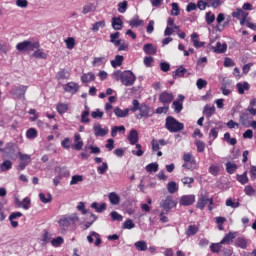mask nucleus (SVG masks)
Instances as JSON below:
<instances>
[{"mask_svg":"<svg viewBox=\"0 0 256 256\" xmlns=\"http://www.w3.org/2000/svg\"><path fill=\"white\" fill-rule=\"evenodd\" d=\"M112 79L114 81H121L125 87H132V85H135V81H137V76L131 70H125L123 72L118 70L112 74Z\"/></svg>","mask_w":256,"mask_h":256,"instance_id":"f257e3e1","label":"nucleus"},{"mask_svg":"<svg viewBox=\"0 0 256 256\" xmlns=\"http://www.w3.org/2000/svg\"><path fill=\"white\" fill-rule=\"evenodd\" d=\"M133 107L130 109L132 113H135L139 111V114L137 115V119H141L144 117V119H147L153 115V109L151 107L147 106V104H139V100H133L132 102Z\"/></svg>","mask_w":256,"mask_h":256,"instance_id":"f03ea898","label":"nucleus"},{"mask_svg":"<svg viewBox=\"0 0 256 256\" xmlns=\"http://www.w3.org/2000/svg\"><path fill=\"white\" fill-rule=\"evenodd\" d=\"M62 233H65L71 225H75V223H79V216H77V213H74L72 215H65L62 216L61 219L58 221Z\"/></svg>","mask_w":256,"mask_h":256,"instance_id":"7ed1b4c3","label":"nucleus"},{"mask_svg":"<svg viewBox=\"0 0 256 256\" xmlns=\"http://www.w3.org/2000/svg\"><path fill=\"white\" fill-rule=\"evenodd\" d=\"M165 127L170 133H179L185 129V125L175 119L173 116L166 118Z\"/></svg>","mask_w":256,"mask_h":256,"instance_id":"20e7f679","label":"nucleus"},{"mask_svg":"<svg viewBox=\"0 0 256 256\" xmlns=\"http://www.w3.org/2000/svg\"><path fill=\"white\" fill-rule=\"evenodd\" d=\"M39 47H40L39 42H32L29 40H25L16 45L17 51L24 52V53L27 51H35V49H39Z\"/></svg>","mask_w":256,"mask_h":256,"instance_id":"39448f33","label":"nucleus"},{"mask_svg":"<svg viewBox=\"0 0 256 256\" xmlns=\"http://www.w3.org/2000/svg\"><path fill=\"white\" fill-rule=\"evenodd\" d=\"M209 203L208 209L209 211H213V198H209L207 195H201V197L198 199L196 207L197 209H201L203 211L205 209V206Z\"/></svg>","mask_w":256,"mask_h":256,"instance_id":"423d86ee","label":"nucleus"},{"mask_svg":"<svg viewBox=\"0 0 256 256\" xmlns=\"http://www.w3.org/2000/svg\"><path fill=\"white\" fill-rule=\"evenodd\" d=\"M232 17L240 21V25H245L247 18L249 17V12L243 11V9L238 8L232 13Z\"/></svg>","mask_w":256,"mask_h":256,"instance_id":"0eeeda50","label":"nucleus"},{"mask_svg":"<svg viewBox=\"0 0 256 256\" xmlns=\"http://www.w3.org/2000/svg\"><path fill=\"white\" fill-rule=\"evenodd\" d=\"M176 205L177 202L173 201V197L171 196L166 197V199L160 203V207H162L166 213H169V211H171L173 207H176Z\"/></svg>","mask_w":256,"mask_h":256,"instance_id":"6e6552de","label":"nucleus"},{"mask_svg":"<svg viewBox=\"0 0 256 256\" xmlns=\"http://www.w3.org/2000/svg\"><path fill=\"white\" fill-rule=\"evenodd\" d=\"M55 171H57V173H59L58 176H56L54 179H53V183L54 185L57 187V185H59L60 181H61V175L62 177H69V170H67V168L63 167H56L55 168Z\"/></svg>","mask_w":256,"mask_h":256,"instance_id":"1a4fd4ad","label":"nucleus"},{"mask_svg":"<svg viewBox=\"0 0 256 256\" xmlns=\"http://www.w3.org/2000/svg\"><path fill=\"white\" fill-rule=\"evenodd\" d=\"M1 153H5L6 155H15L17 152V144L13 142H8L4 148H0Z\"/></svg>","mask_w":256,"mask_h":256,"instance_id":"9d476101","label":"nucleus"},{"mask_svg":"<svg viewBox=\"0 0 256 256\" xmlns=\"http://www.w3.org/2000/svg\"><path fill=\"white\" fill-rule=\"evenodd\" d=\"M28 87L26 85L16 86L12 89L13 95L18 97V99H25V93H27Z\"/></svg>","mask_w":256,"mask_h":256,"instance_id":"9b49d317","label":"nucleus"},{"mask_svg":"<svg viewBox=\"0 0 256 256\" xmlns=\"http://www.w3.org/2000/svg\"><path fill=\"white\" fill-rule=\"evenodd\" d=\"M93 129L96 137H105V135L109 133V128L108 127L102 128L101 124H95Z\"/></svg>","mask_w":256,"mask_h":256,"instance_id":"f8f14e48","label":"nucleus"},{"mask_svg":"<svg viewBox=\"0 0 256 256\" xmlns=\"http://www.w3.org/2000/svg\"><path fill=\"white\" fill-rule=\"evenodd\" d=\"M195 203V195H185L180 198V205L184 207H189Z\"/></svg>","mask_w":256,"mask_h":256,"instance_id":"ddd939ff","label":"nucleus"},{"mask_svg":"<svg viewBox=\"0 0 256 256\" xmlns=\"http://www.w3.org/2000/svg\"><path fill=\"white\" fill-rule=\"evenodd\" d=\"M93 237H95L96 241L94 242ZM87 241L88 243H94V245L96 247H99V245H101L102 241H101V236L99 235V233L92 231L90 232V235L87 236Z\"/></svg>","mask_w":256,"mask_h":256,"instance_id":"4468645a","label":"nucleus"},{"mask_svg":"<svg viewBox=\"0 0 256 256\" xmlns=\"http://www.w3.org/2000/svg\"><path fill=\"white\" fill-rule=\"evenodd\" d=\"M127 139L130 145H137V143H139V133L137 132V130L135 129L130 130Z\"/></svg>","mask_w":256,"mask_h":256,"instance_id":"2eb2a0df","label":"nucleus"},{"mask_svg":"<svg viewBox=\"0 0 256 256\" xmlns=\"http://www.w3.org/2000/svg\"><path fill=\"white\" fill-rule=\"evenodd\" d=\"M64 91H66V93H72L73 95L79 91V84L75 82H69L65 85Z\"/></svg>","mask_w":256,"mask_h":256,"instance_id":"dca6fc26","label":"nucleus"},{"mask_svg":"<svg viewBox=\"0 0 256 256\" xmlns=\"http://www.w3.org/2000/svg\"><path fill=\"white\" fill-rule=\"evenodd\" d=\"M187 73V68L180 66L174 72H172L173 79H181V77H185Z\"/></svg>","mask_w":256,"mask_h":256,"instance_id":"f3484780","label":"nucleus"},{"mask_svg":"<svg viewBox=\"0 0 256 256\" xmlns=\"http://www.w3.org/2000/svg\"><path fill=\"white\" fill-rule=\"evenodd\" d=\"M75 144L73 145V149L76 151H81L83 149V140H81V134L76 133L74 135Z\"/></svg>","mask_w":256,"mask_h":256,"instance_id":"a211bd4d","label":"nucleus"},{"mask_svg":"<svg viewBox=\"0 0 256 256\" xmlns=\"http://www.w3.org/2000/svg\"><path fill=\"white\" fill-rule=\"evenodd\" d=\"M235 237H237V232H230L226 234L220 242L222 245H229V243H233Z\"/></svg>","mask_w":256,"mask_h":256,"instance_id":"6ab92c4d","label":"nucleus"},{"mask_svg":"<svg viewBox=\"0 0 256 256\" xmlns=\"http://www.w3.org/2000/svg\"><path fill=\"white\" fill-rule=\"evenodd\" d=\"M236 89H238L239 95H243L245 91H249V89H251V85H249L247 82H239L236 84Z\"/></svg>","mask_w":256,"mask_h":256,"instance_id":"aec40b11","label":"nucleus"},{"mask_svg":"<svg viewBox=\"0 0 256 256\" xmlns=\"http://www.w3.org/2000/svg\"><path fill=\"white\" fill-rule=\"evenodd\" d=\"M112 27L115 31H121V29H123V20H121L119 17H113Z\"/></svg>","mask_w":256,"mask_h":256,"instance_id":"412c9836","label":"nucleus"},{"mask_svg":"<svg viewBox=\"0 0 256 256\" xmlns=\"http://www.w3.org/2000/svg\"><path fill=\"white\" fill-rule=\"evenodd\" d=\"M143 51L146 53V55H156L157 47L153 46V44H145L143 46Z\"/></svg>","mask_w":256,"mask_h":256,"instance_id":"4be33fe9","label":"nucleus"},{"mask_svg":"<svg viewBox=\"0 0 256 256\" xmlns=\"http://www.w3.org/2000/svg\"><path fill=\"white\" fill-rule=\"evenodd\" d=\"M108 198H109L111 205H119V203H121V197L118 196V194L115 192H111L108 195Z\"/></svg>","mask_w":256,"mask_h":256,"instance_id":"5701e85b","label":"nucleus"},{"mask_svg":"<svg viewBox=\"0 0 256 256\" xmlns=\"http://www.w3.org/2000/svg\"><path fill=\"white\" fill-rule=\"evenodd\" d=\"M128 25H130V27H141L144 25V21L139 19V16L136 15L132 20L128 21Z\"/></svg>","mask_w":256,"mask_h":256,"instance_id":"b1692460","label":"nucleus"},{"mask_svg":"<svg viewBox=\"0 0 256 256\" xmlns=\"http://www.w3.org/2000/svg\"><path fill=\"white\" fill-rule=\"evenodd\" d=\"M91 208L95 209L96 213H103V211H106L107 209V204L105 203L99 204L97 202H94L91 204Z\"/></svg>","mask_w":256,"mask_h":256,"instance_id":"393cba45","label":"nucleus"},{"mask_svg":"<svg viewBox=\"0 0 256 256\" xmlns=\"http://www.w3.org/2000/svg\"><path fill=\"white\" fill-rule=\"evenodd\" d=\"M159 101H161V103H171V101H173V94L164 92L160 95L159 97Z\"/></svg>","mask_w":256,"mask_h":256,"instance_id":"a878e982","label":"nucleus"},{"mask_svg":"<svg viewBox=\"0 0 256 256\" xmlns=\"http://www.w3.org/2000/svg\"><path fill=\"white\" fill-rule=\"evenodd\" d=\"M82 83H91V81H95V73L88 72L81 76Z\"/></svg>","mask_w":256,"mask_h":256,"instance_id":"bb28decb","label":"nucleus"},{"mask_svg":"<svg viewBox=\"0 0 256 256\" xmlns=\"http://www.w3.org/2000/svg\"><path fill=\"white\" fill-rule=\"evenodd\" d=\"M198 39H199V35H197V33H192L191 41L194 47H196V49H200V47H203V45H205V42H199Z\"/></svg>","mask_w":256,"mask_h":256,"instance_id":"cd10ccee","label":"nucleus"},{"mask_svg":"<svg viewBox=\"0 0 256 256\" xmlns=\"http://www.w3.org/2000/svg\"><path fill=\"white\" fill-rule=\"evenodd\" d=\"M120 35L121 34L119 32L110 34V43H113L116 47H119V45H121V40L119 39Z\"/></svg>","mask_w":256,"mask_h":256,"instance_id":"c85d7f7f","label":"nucleus"},{"mask_svg":"<svg viewBox=\"0 0 256 256\" xmlns=\"http://www.w3.org/2000/svg\"><path fill=\"white\" fill-rule=\"evenodd\" d=\"M197 233H199V227L195 225H189L187 230L185 231L187 237H193V235H197Z\"/></svg>","mask_w":256,"mask_h":256,"instance_id":"c756f323","label":"nucleus"},{"mask_svg":"<svg viewBox=\"0 0 256 256\" xmlns=\"http://www.w3.org/2000/svg\"><path fill=\"white\" fill-rule=\"evenodd\" d=\"M70 76L71 74L66 69H62L59 72H57L56 79L57 81H61L63 79H69Z\"/></svg>","mask_w":256,"mask_h":256,"instance_id":"7c9ffc66","label":"nucleus"},{"mask_svg":"<svg viewBox=\"0 0 256 256\" xmlns=\"http://www.w3.org/2000/svg\"><path fill=\"white\" fill-rule=\"evenodd\" d=\"M172 10L170 12V15H172V17H179V15H181V8H179V4L176 2H173L171 4Z\"/></svg>","mask_w":256,"mask_h":256,"instance_id":"2f4dec72","label":"nucleus"},{"mask_svg":"<svg viewBox=\"0 0 256 256\" xmlns=\"http://www.w3.org/2000/svg\"><path fill=\"white\" fill-rule=\"evenodd\" d=\"M214 53H225L227 51V44L221 42H217L216 47H212Z\"/></svg>","mask_w":256,"mask_h":256,"instance_id":"473e14b6","label":"nucleus"},{"mask_svg":"<svg viewBox=\"0 0 256 256\" xmlns=\"http://www.w3.org/2000/svg\"><path fill=\"white\" fill-rule=\"evenodd\" d=\"M32 57L35 59H46L47 58V53L44 52L42 49H37L36 51L33 52Z\"/></svg>","mask_w":256,"mask_h":256,"instance_id":"72a5a7b5","label":"nucleus"},{"mask_svg":"<svg viewBox=\"0 0 256 256\" xmlns=\"http://www.w3.org/2000/svg\"><path fill=\"white\" fill-rule=\"evenodd\" d=\"M114 113L116 115V117H127V115H129V109H125V110H121V108L116 107L114 108Z\"/></svg>","mask_w":256,"mask_h":256,"instance_id":"f704fd0d","label":"nucleus"},{"mask_svg":"<svg viewBox=\"0 0 256 256\" xmlns=\"http://www.w3.org/2000/svg\"><path fill=\"white\" fill-rule=\"evenodd\" d=\"M236 247H240V249H247V240L243 237H238L235 240Z\"/></svg>","mask_w":256,"mask_h":256,"instance_id":"c9c22d12","label":"nucleus"},{"mask_svg":"<svg viewBox=\"0 0 256 256\" xmlns=\"http://www.w3.org/2000/svg\"><path fill=\"white\" fill-rule=\"evenodd\" d=\"M134 246L137 251H147V242H145L144 240L135 242Z\"/></svg>","mask_w":256,"mask_h":256,"instance_id":"e433bc0d","label":"nucleus"},{"mask_svg":"<svg viewBox=\"0 0 256 256\" xmlns=\"http://www.w3.org/2000/svg\"><path fill=\"white\" fill-rule=\"evenodd\" d=\"M237 169H238L237 164L231 163V162H227L226 163V171L230 175H233V173H235V171H237Z\"/></svg>","mask_w":256,"mask_h":256,"instance_id":"4c0bfd02","label":"nucleus"},{"mask_svg":"<svg viewBox=\"0 0 256 256\" xmlns=\"http://www.w3.org/2000/svg\"><path fill=\"white\" fill-rule=\"evenodd\" d=\"M123 59V56L116 55L115 59L111 61L112 67H121V65H123Z\"/></svg>","mask_w":256,"mask_h":256,"instance_id":"58836bf2","label":"nucleus"},{"mask_svg":"<svg viewBox=\"0 0 256 256\" xmlns=\"http://www.w3.org/2000/svg\"><path fill=\"white\" fill-rule=\"evenodd\" d=\"M146 171L148 173H157L159 171V164L157 163H150L146 166Z\"/></svg>","mask_w":256,"mask_h":256,"instance_id":"ea45409f","label":"nucleus"},{"mask_svg":"<svg viewBox=\"0 0 256 256\" xmlns=\"http://www.w3.org/2000/svg\"><path fill=\"white\" fill-rule=\"evenodd\" d=\"M89 106H85V110L81 114V121L82 123H89Z\"/></svg>","mask_w":256,"mask_h":256,"instance_id":"a19ab883","label":"nucleus"},{"mask_svg":"<svg viewBox=\"0 0 256 256\" xmlns=\"http://www.w3.org/2000/svg\"><path fill=\"white\" fill-rule=\"evenodd\" d=\"M39 199L42 203H51V201H53V196H51V194L45 195L43 193L39 194Z\"/></svg>","mask_w":256,"mask_h":256,"instance_id":"79ce46f5","label":"nucleus"},{"mask_svg":"<svg viewBox=\"0 0 256 256\" xmlns=\"http://www.w3.org/2000/svg\"><path fill=\"white\" fill-rule=\"evenodd\" d=\"M11 167H13V162H11V160H5L1 165H0V170L5 172V171H9V169H11Z\"/></svg>","mask_w":256,"mask_h":256,"instance_id":"37998d69","label":"nucleus"},{"mask_svg":"<svg viewBox=\"0 0 256 256\" xmlns=\"http://www.w3.org/2000/svg\"><path fill=\"white\" fill-rule=\"evenodd\" d=\"M18 157H19L20 161H22V163H26L27 165H29V163H31V155H29V154H23V153L19 152Z\"/></svg>","mask_w":256,"mask_h":256,"instance_id":"c03bdc74","label":"nucleus"},{"mask_svg":"<svg viewBox=\"0 0 256 256\" xmlns=\"http://www.w3.org/2000/svg\"><path fill=\"white\" fill-rule=\"evenodd\" d=\"M237 181H239V183H241V185H245L247 183H249V178L247 177V172H244L242 175H237L236 176Z\"/></svg>","mask_w":256,"mask_h":256,"instance_id":"a18cd8bd","label":"nucleus"},{"mask_svg":"<svg viewBox=\"0 0 256 256\" xmlns=\"http://www.w3.org/2000/svg\"><path fill=\"white\" fill-rule=\"evenodd\" d=\"M58 113L60 115H63V113H67L68 109H69V105L65 104V103H59L56 107Z\"/></svg>","mask_w":256,"mask_h":256,"instance_id":"49530a36","label":"nucleus"},{"mask_svg":"<svg viewBox=\"0 0 256 256\" xmlns=\"http://www.w3.org/2000/svg\"><path fill=\"white\" fill-rule=\"evenodd\" d=\"M205 21L207 25H211L212 23H215V14L213 12L209 11L205 15Z\"/></svg>","mask_w":256,"mask_h":256,"instance_id":"de8ad7c7","label":"nucleus"},{"mask_svg":"<svg viewBox=\"0 0 256 256\" xmlns=\"http://www.w3.org/2000/svg\"><path fill=\"white\" fill-rule=\"evenodd\" d=\"M167 189L168 192H170L171 194L177 193V191H179V187H177V183H175L174 181L168 183Z\"/></svg>","mask_w":256,"mask_h":256,"instance_id":"09e8293b","label":"nucleus"},{"mask_svg":"<svg viewBox=\"0 0 256 256\" xmlns=\"http://www.w3.org/2000/svg\"><path fill=\"white\" fill-rule=\"evenodd\" d=\"M104 27H105V20H101L93 24L92 31L96 33V31H99V29H103Z\"/></svg>","mask_w":256,"mask_h":256,"instance_id":"8fccbe9b","label":"nucleus"},{"mask_svg":"<svg viewBox=\"0 0 256 256\" xmlns=\"http://www.w3.org/2000/svg\"><path fill=\"white\" fill-rule=\"evenodd\" d=\"M107 62V58L105 56L94 58L92 65L96 67V65H103V63Z\"/></svg>","mask_w":256,"mask_h":256,"instance_id":"3c124183","label":"nucleus"},{"mask_svg":"<svg viewBox=\"0 0 256 256\" xmlns=\"http://www.w3.org/2000/svg\"><path fill=\"white\" fill-rule=\"evenodd\" d=\"M247 112H243L241 115H240V123L241 125H243L244 127H249L251 124H249V122H247Z\"/></svg>","mask_w":256,"mask_h":256,"instance_id":"603ef678","label":"nucleus"},{"mask_svg":"<svg viewBox=\"0 0 256 256\" xmlns=\"http://www.w3.org/2000/svg\"><path fill=\"white\" fill-rule=\"evenodd\" d=\"M204 113H206V117H208V119H209L215 113V106H211V107L205 106L204 107Z\"/></svg>","mask_w":256,"mask_h":256,"instance_id":"864d4df0","label":"nucleus"},{"mask_svg":"<svg viewBox=\"0 0 256 256\" xmlns=\"http://www.w3.org/2000/svg\"><path fill=\"white\" fill-rule=\"evenodd\" d=\"M194 144L197 147L198 153H203V151H205V142L201 140H195Z\"/></svg>","mask_w":256,"mask_h":256,"instance_id":"5fc2aeb1","label":"nucleus"},{"mask_svg":"<svg viewBox=\"0 0 256 256\" xmlns=\"http://www.w3.org/2000/svg\"><path fill=\"white\" fill-rule=\"evenodd\" d=\"M97 221V215L90 213V221L86 222L84 224V229H89V227H91V225H93L94 222Z\"/></svg>","mask_w":256,"mask_h":256,"instance_id":"6e6d98bb","label":"nucleus"},{"mask_svg":"<svg viewBox=\"0 0 256 256\" xmlns=\"http://www.w3.org/2000/svg\"><path fill=\"white\" fill-rule=\"evenodd\" d=\"M137 150H132V154L136 155V157H143V149L141 144H134Z\"/></svg>","mask_w":256,"mask_h":256,"instance_id":"4d7b16f0","label":"nucleus"},{"mask_svg":"<svg viewBox=\"0 0 256 256\" xmlns=\"http://www.w3.org/2000/svg\"><path fill=\"white\" fill-rule=\"evenodd\" d=\"M28 139H35L37 137V130L35 128H29L26 132Z\"/></svg>","mask_w":256,"mask_h":256,"instance_id":"13d9d810","label":"nucleus"},{"mask_svg":"<svg viewBox=\"0 0 256 256\" xmlns=\"http://www.w3.org/2000/svg\"><path fill=\"white\" fill-rule=\"evenodd\" d=\"M172 107L175 113H181V111H183V104L179 101H174Z\"/></svg>","mask_w":256,"mask_h":256,"instance_id":"bf43d9fd","label":"nucleus"},{"mask_svg":"<svg viewBox=\"0 0 256 256\" xmlns=\"http://www.w3.org/2000/svg\"><path fill=\"white\" fill-rule=\"evenodd\" d=\"M122 229H135V223H133V220L127 219L123 225Z\"/></svg>","mask_w":256,"mask_h":256,"instance_id":"052dcab7","label":"nucleus"},{"mask_svg":"<svg viewBox=\"0 0 256 256\" xmlns=\"http://www.w3.org/2000/svg\"><path fill=\"white\" fill-rule=\"evenodd\" d=\"M110 217L112 219V221H123V216L121 214H118L117 211H112L110 213Z\"/></svg>","mask_w":256,"mask_h":256,"instance_id":"680f3d73","label":"nucleus"},{"mask_svg":"<svg viewBox=\"0 0 256 256\" xmlns=\"http://www.w3.org/2000/svg\"><path fill=\"white\" fill-rule=\"evenodd\" d=\"M51 243L53 247H61V245H63V237L58 236L57 238L52 239Z\"/></svg>","mask_w":256,"mask_h":256,"instance_id":"e2e57ef3","label":"nucleus"},{"mask_svg":"<svg viewBox=\"0 0 256 256\" xmlns=\"http://www.w3.org/2000/svg\"><path fill=\"white\" fill-rule=\"evenodd\" d=\"M83 181L82 175H74L70 181V185H77V183H81Z\"/></svg>","mask_w":256,"mask_h":256,"instance_id":"0e129e2a","label":"nucleus"},{"mask_svg":"<svg viewBox=\"0 0 256 256\" xmlns=\"http://www.w3.org/2000/svg\"><path fill=\"white\" fill-rule=\"evenodd\" d=\"M67 49H73L75 47V38L69 37L65 40Z\"/></svg>","mask_w":256,"mask_h":256,"instance_id":"69168bd1","label":"nucleus"},{"mask_svg":"<svg viewBox=\"0 0 256 256\" xmlns=\"http://www.w3.org/2000/svg\"><path fill=\"white\" fill-rule=\"evenodd\" d=\"M221 242L220 243H212L210 249L212 253H219L221 251Z\"/></svg>","mask_w":256,"mask_h":256,"instance_id":"338daca9","label":"nucleus"},{"mask_svg":"<svg viewBox=\"0 0 256 256\" xmlns=\"http://www.w3.org/2000/svg\"><path fill=\"white\" fill-rule=\"evenodd\" d=\"M118 11L119 13H125L127 11V1L124 0L118 4Z\"/></svg>","mask_w":256,"mask_h":256,"instance_id":"774afa93","label":"nucleus"}]
</instances>
